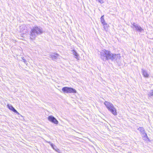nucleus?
I'll return each mask as SVG.
<instances>
[{"instance_id": "f257e3e1", "label": "nucleus", "mask_w": 153, "mask_h": 153, "mask_svg": "<svg viewBox=\"0 0 153 153\" xmlns=\"http://www.w3.org/2000/svg\"><path fill=\"white\" fill-rule=\"evenodd\" d=\"M43 33V30L41 27L37 26L33 27L31 29L30 38L31 39H34L37 35L42 34Z\"/></svg>"}, {"instance_id": "f03ea898", "label": "nucleus", "mask_w": 153, "mask_h": 153, "mask_svg": "<svg viewBox=\"0 0 153 153\" xmlns=\"http://www.w3.org/2000/svg\"><path fill=\"white\" fill-rule=\"evenodd\" d=\"M112 53L110 51L105 49L102 50L100 52V56L101 59L104 61H106L112 59L111 58Z\"/></svg>"}, {"instance_id": "7ed1b4c3", "label": "nucleus", "mask_w": 153, "mask_h": 153, "mask_svg": "<svg viewBox=\"0 0 153 153\" xmlns=\"http://www.w3.org/2000/svg\"><path fill=\"white\" fill-rule=\"evenodd\" d=\"M104 104L108 110L113 115L115 116L117 115L116 109L112 104L106 101L105 102Z\"/></svg>"}, {"instance_id": "20e7f679", "label": "nucleus", "mask_w": 153, "mask_h": 153, "mask_svg": "<svg viewBox=\"0 0 153 153\" xmlns=\"http://www.w3.org/2000/svg\"><path fill=\"white\" fill-rule=\"evenodd\" d=\"M63 92L65 93H76V90L72 88L65 87H63L62 89Z\"/></svg>"}, {"instance_id": "39448f33", "label": "nucleus", "mask_w": 153, "mask_h": 153, "mask_svg": "<svg viewBox=\"0 0 153 153\" xmlns=\"http://www.w3.org/2000/svg\"><path fill=\"white\" fill-rule=\"evenodd\" d=\"M27 28L26 26L24 25H21L19 27L20 32L23 34L27 33L28 32Z\"/></svg>"}, {"instance_id": "423d86ee", "label": "nucleus", "mask_w": 153, "mask_h": 153, "mask_svg": "<svg viewBox=\"0 0 153 153\" xmlns=\"http://www.w3.org/2000/svg\"><path fill=\"white\" fill-rule=\"evenodd\" d=\"M111 58L112 59H111L112 61L117 60L120 59L121 56L120 54H115L112 53Z\"/></svg>"}, {"instance_id": "0eeeda50", "label": "nucleus", "mask_w": 153, "mask_h": 153, "mask_svg": "<svg viewBox=\"0 0 153 153\" xmlns=\"http://www.w3.org/2000/svg\"><path fill=\"white\" fill-rule=\"evenodd\" d=\"M133 27L132 28H134V27L135 28V30L140 32H142L144 30L141 27L138 25V24L134 23L133 25Z\"/></svg>"}, {"instance_id": "6e6552de", "label": "nucleus", "mask_w": 153, "mask_h": 153, "mask_svg": "<svg viewBox=\"0 0 153 153\" xmlns=\"http://www.w3.org/2000/svg\"><path fill=\"white\" fill-rule=\"evenodd\" d=\"M48 119L49 121L55 124H57L58 123V121L54 117L52 116H49L48 118Z\"/></svg>"}, {"instance_id": "1a4fd4ad", "label": "nucleus", "mask_w": 153, "mask_h": 153, "mask_svg": "<svg viewBox=\"0 0 153 153\" xmlns=\"http://www.w3.org/2000/svg\"><path fill=\"white\" fill-rule=\"evenodd\" d=\"M7 106L13 112L16 113L17 114L20 115V116L22 117V116L11 105L8 104Z\"/></svg>"}, {"instance_id": "9d476101", "label": "nucleus", "mask_w": 153, "mask_h": 153, "mask_svg": "<svg viewBox=\"0 0 153 153\" xmlns=\"http://www.w3.org/2000/svg\"><path fill=\"white\" fill-rule=\"evenodd\" d=\"M142 74L144 77L148 78L149 77V75L146 70L142 69Z\"/></svg>"}, {"instance_id": "9b49d317", "label": "nucleus", "mask_w": 153, "mask_h": 153, "mask_svg": "<svg viewBox=\"0 0 153 153\" xmlns=\"http://www.w3.org/2000/svg\"><path fill=\"white\" fill-rule=\"evenodd\" d=\"M59 56V55L57 54H55V55L53 54L49 55V57L51 58L53 60L56 59H57L58 57Z\"/></svg>"}, {"instance_id": "f8f14e48", "label": "nucleus", "mask_w": 153, "mask_h": 153, "mask_svg": "<svg viewBox=\"0 0 153 153\" xmlns=\"http://www.w3.org/2000/svg\"><path fill=\"white\" fill-rule=\"evenodd\" d=\"M138 130L142 134H145V131L144 129V128L143 127H139L138 129Z\"/></svg>"}, {"instance_id": "ddd939ff", "label": "nucleus", "mask_w": 153, "mask_h": 153, "mask_svg": "<svg viewBox=\"0 0 153 153\" xmlns=\"http://www.w3.org/2000/svg\"><path fill=\"white\" fill-rule=\"evenodd\" d=\"M103 28L104 29L105 31H107L108 27V25L106 23L103 24Z\"/></svg>"}, {"instance_id": "4468645a", "label": "nucleus", "mask_w": 153, "mask_h": 153, "mask_svg": "<svg viewBox=\"0 0 153 153\" xmlns=\"http://www.w3.org/2000/svg\"><path fill=\"white\" fill-rule=\"evenodd\" d=\"M143 139L144 140H146L148 139V137L147 136V134L146 133H145L144 134H143Z\"/></svg>"}, {"instance_id": "2eb2a0df", "label": "nucleus", "mask_w": 153, "mask_h": 153, "mask_svg": "<svg viewBox=\"0 0 153 153\" xmlns=\"http://www.w3.org/2000/svg\"><path fill=\"white\" fill-rule=\"evenodd\" d=\"M104 15H103L100 18V19H101V23H102V24L105 23V20H104Z\"/></svg>"}, {"instance_id": "dca6fc26", "label": "nucleus", "mask_w": 153, "mask_h": 153, "mask_svg": "<svg viewBox=\"0 0 153 153\" xmlns=\"http://www.w3.org/2000/svg\"><path fill=\"white\" fill-rule=\"evenodd\" d=\"M72 53H73V54L75 56H76V57L78 56V54L76 51L74 50V51H73Z\"/></svg>"}, {"instance_id": "f3484780", "label": "nucleus", "mask_w": 153, "mask_h": 153, "mask_svg": "<svg viewBox=\"0 0 153 153\" xmlns=\"http://www.w3.org/2000/svg\"><path fill=\"white\" fill-rule=\"evenodd\" d=\"M97 1H98L100 3L102 4L104 3V0H96Z\"/></svg>"}, {"instance_id": "a211bd4d", "label": "nucleus", "mask_w": 153, "mask_h": 153, "mask_svg": "<svg viewBox=\"0 0 153 153\" xmlns=\"http://www.w3.org/2000/svg\"><path fill=\"white\" fill-rule=\"evenodd\" d=\"M48 143H50V145H51V146L54 149V150H55V149H54V145H53V144L51 143L50 142H49Z\"/></svg>"}, {"instance_id": "6ab92c4d", "label": "nucleus", "mask_w": 153, "mask_h": 153, "mask_svg": "<svg viewBox=\"0 0 153 153\" xmlns=\"http://www.w3.org/2000/svg\"><path fill=\"white\" fill-rule=\"evenodd\" d=\"M149 95L150 96H153V91H151V92H150V93L149 94Z\"/></svg>"}, {"instance_id": "aec40b11", "label": "nucleus", "mask_w": 153, "mask_h": 153, "mask_svg": "<svg viewBox=\"0 0 153 153\" xmlns=\"http://www.w3.org/2000/svg\"><path fill=\"white\" fill-rule=\"evenodd\" d=\"M22 59L23 61V62H24V63L25 64H27V62L26 60L24 58V57H22Z\"/></svg>"}, {"instance_id": "412c9836", "label": "nucleus", "mask_w": 153, "mask_h": 153, "mask_svg": "<svg viewBox=\"0 0 153 153\" xmlns=\"http://www.w3.org/2000/svg\"><path fill=\"white\" fill-rule=\"evenodd\" d=\"M55 150H56V151L57 152H59V150L58 149H57V150L55 149Z\"/></svg>"}]
</instances>
